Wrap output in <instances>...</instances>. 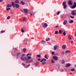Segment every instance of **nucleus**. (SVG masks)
<instances>
[{
	"mask_svg": "<svg viewBox=\"0 0 76 76\" xmlns=\"http://www.w3.org/2000/svg\"><path fill=\"white\" fill-rule=\"evenodd\" d=\"M25 56V54H23L22 55V56Z\"/></svg>",
	"mask_w": 76,
	"mask_h": 76,
	"instance_id": "nucleus-50",
	"label": "nucleus"
},
{
	"mask_svg": "<svg viewBox=\"0 0 76 76\" xmlns=\"http://www.w3.org/2000/svg\"><path fill=\"white\" fill-rule=\"evenodd\" d=\"M21 31L22 33H23V32H24V31L23 30V29H21Z\"/></svg>",
	"mask_w": 76,
	"mask_h": 76,
	"instance_id": "nucleus-37",
	"label": "nucleus"
},
{
	"mask_svg": "<svg viewBox=\"0 0 76 76\" xmlns=\"http://www.w3.org/2000/svg\"><path fill=\"white\" fill-rule=\"evenodd\" d=\"M62 32H63V31H62L61 30H59V33L60 34H61V33H62Z\"/></svg>",
	"mask_w": 76,
	"mask_h": 76,
	"instance_id": "nucleus-24",
	"label": "nucleus"
},
{
	"mask_svg": "<svg viewBox=\"0 0 76 76\" xmlns=\"http://www.w3.org/2000/svg\"><path fill=\"white\" fill-rule=\"evenodd\" d=\"M20 53L18 52V53H17V56L18 57H20Z\"/></svg>",
	"mask_w": 76,
	"mask_h": 76,
	"instance_id": "nucleus-13",
	"label": "nucleus"
},
{
	"mask_svg": "<svg viewBox=\"0 0 76 76\" xmlns=\"http://www.w3.org/2000/svg\"><path fill=\"white\" fill-rule=\"evenodd\" d=\"M37 57H41V55H37Z\"/></svg>",
	"mask_w": 76,
	"mask_h": 76,
	"instance_id": "nucleus-36",
	"label": "nucleus"
},
{
	"mask_svg": "<svg viewBox=\"0 0 76 76\" xmlns=\"http://www.w3.org/2000/svg\"><path fill=\"white\" fill-rule=\"evenodd\" d=\"M15 49H16V48H15Z\"/></svg>",
	"mask_w": 76,
	"mask_h": 76,
	"instance_id": "nucleus-57",
	"label": "nucleus"
},
{
	"mask_svg": "<svg viewBox=\"0 0 76 76\" xmlns=\"http://www.w3.org/2000/svg\"><path fill=\"white\" fill-rule=\"evenodd\" d=\"M59 27V26L58 25H57L55 27V28H58Z\"/></svg>",
	"mask_w": 76,
	"mask_h": 76,
	"instance_id": "nucleus-46",
	"label": "nucleus"
},
{
	"mask_svg": "<svg viewBox=\"0 0 76 76\" xmlns=\"http://www.w3.org/2000/svg\"><path fill=\"white\" fill-rule=\"evenodd\" d=\"M52 55H54L55 52H53L51 53Z\"/></svg>",
	"mask_w": 76,
	"mask_h": 76,
	"instance_id": "nucleus-41",
	"label": "nucleus"
},
{
	"mask_svg": "<svg viewBox=\"0 0 76 76\" xmlns=\"http://www.w3.org/2000/svg\"><path fill=\"white\" fill-rule=\"evenodd\" d=\"M29 66H30V64L28 65V66H26V68H27V67H29Z\"/></svg>",
	"mask_w": 76,
	"mask_h": 76,
	"instance_id": "nucleus-48",
	"label": "nucleus"
},
{
	"mask_svg": "<svg viewBox=\"0 0 76 76\" xmlns=\"http://www.w3.org/2000/svg\"><path fill=\"white\" fill-rule=\"evenodd\" d=\"M12 13H13V12H12Z\"/></svg>",
	"mask_w": 76,
	"mask_h": 76,
	"instance_id": "nucleus-58",
	"label": "nucleus"
},
{
	"mask_svg": "<svg viewBox=\"0 0 76 76\" xmlns=\"http://www.w3.org/2000/svg\"><path fill=\"white\" fill-rule=\"evenodd\" d=\"M64 9H66V7H67V5H64Z\"/></svg>",
	"mask_w": 76,
	"mask_h": 76,
	"instance_id": "nucleus-26",
	"label": "nucleus"
},
{
	"mask_svg": "<svg viewBox=\"0 0 76 76\" xmlns=\"http://www.w3.org/2000/svg\"><path fill=\"white\" fill-rule=\"evenodd\" d=\"M21 3L22 4V5H24V4H25V3H24V2L22 1H21Z\"/></svg>",
	"mask_w": 76,
	"mask_h": 76,
	"instance_id": "nucleus-25",
	"label": "nucleus"
},
{
	"mask_svg": "<svg viewBox=\"0 0 76 76\" xmlns=\"http://www.w3.org/2000/svg\"><path fill=\"white\" fill-rule=\"evenodd\" d=\"M23 66H24V67H25L26 68V65H25V64L23 63Z\"/></svg>",
	"mask_w": 76,
	"mask_h": 76,
	"instance_id": "nucleus-33",
	"label": "nucleus"
},
{
	"mask_svg": "<svg viewBox=\"0 0 76 76\" xmlns=\"http://www.w3.org/2000/svg\"><path fill=\"white\" fill-rule=\"evenodd\" d=\"M76 2H75L74 3V5L73 6L71 7L72 9H75V8H76Z\"/></svg>",
	"mask_w": 76,
	"mask_h": 76,
	"instance_id": "nucleus-6",
	"label": "nucleus"
},
{
	"mask_svg": "<svg viewBox=\"0 0 76 76\" xmlns=\"http://www.w3.org/2000/svg\"><path fill=\"white\" fill-rule=\"evenodd\" d=\"M35 66L37 67L38 66V63L36 62V63L35 64Z\"/></svg>",
	"mask_w": 76,
	"mask_h": 76,
	"instance_id": "nucleus-34",
	"label": "nucleus"
},
{
	"mask_svg": "<svg viewBox=\"0 0 76 76\" xmlns=\"http://www.w3.org/2000/svg\"><path fill=\"white\" fill-rule=\"evenodd\" d=\"M71 15H73V16L75 15H76V10H73L71 12Z\"/></svg>",
	"mask_w": 76,
	"mask_h": 76,
	"instance_id": "nucleus-5",
	"label": "nucleus"
},
{
	"mask_svg": "<svg viewBox=\"0 0 76 76\" xmlns=\"http://www.w3.org/2000/svg\"><path fill=\"white\" fill-rule=\"evenodd\" d=\"M46 41H48V40H50V38H48V39H46Z\"/></svg>",
	"mask_w": 76,
	"mask_h": 76,
	"instance_id": "nucleus-43",
	"label": "nucleus"
},
{
	"mask_svg": "<svg viewBox=\"0 0 76 76\" xmlns=\"http://www.w3.org/2000/svg\"><path fill=\"white\" fill-rule=\"evenodd\" d=\"M62 64H64V63H65V62L64 61V60H62Z\"/></svg>",
	"mask_w": 76,
	"mask_h": 76,
	"instance_id": "nucleus-29",
	"label": "nucleus"
},
{
	"mask_svg": "<svg viewBox=\"0 0 76 76\" xmlns=\"http://www.w3.org/2000/svg\"><path fill=\"white\" fill-rule=\"evenodd\" d=\"M56 13H57V12H56Z\"/></svg>",
	"mask_w": 76,
	"mask_h": 76,
	"instance_id": "nucleus-59",
	"label": "nucleus"
},
{
	"mask_svg": "<svg viewBox=\"0 0 76 76\" xmlns=\"http://www.w3.org/2000/svg\"><path fill=\"white\" fill-rule=\"evenodd\" d=\"M2 1H3V0H0V3H1Z\"/></svg>",
	"mask_w": 76,
	"mask_h": 76,
	"instance_id": "nucleus-51",
	"label": "nucleus"
},
{
	"mask_svg": "<svg viewBox=\"0 0 76 76\" xmlns=\"http://www.w3.org/2000/svg\"><path fill=\"white\" fill-rule=\"evenodd\" d=\"M75 35L76 36V34H75Z\"/></svg>",
	"mask_w": 76,
	"mask_h": 76,
	"instance_id": "nucleus-56",
	"label": "nucleus"
},
{
	"mask_svg": "<svg viewBox=\"0 0 76 76\" xmlns=\"http://www.w3.org/2000/svg\"><path fill=\"white\" fill-rule=\"evenodd\" d=\"M23 11L25 13H28V9H23Z\"/></svg>",
	"mask_w": 76,
	"mask_h": 76,
	"instance_id": "nucleus-10",
	"label": "nucleus"
},
{
	"mask_svg": "<svg viewBox=\"0 0 76 76\" xmlns=\"http://www.w3.org/2000/svg\"><path fill=\"white\" fill-rule=\"evenodd\" d=\"M48 55H45V58H46V59H48V57H47Z\"/></svg>",
	"mask_w": 76,
	"mask_h": 76,
	"instance_id": "nucleus-23",
	"label": "nucleus"
},
{
	"mask_svg": "<svg viewBox=\"0 0 76 76\" xmlns=\"http://www.w3.org/2000/svg\"><path fill=\"white\" fill-rule=\"evenodd\" d=\"M70 66V64H67L65 65V67H69Z\"/></svg>",
	"mask_w": 76,
	"mask_h": 76,
	"instance_id": "nucleus-9",
	"label": "nucleus"
},
{
	"mask_svg": "<svg viewBox=\"0 0 76 76\" xmlns=\"http://www.w3.org/2000/svg\"><path fill=\"white\" fill-rule=\"evenodd\" d=\"M63 34L64 36H65V35H66V33L65 32V31H64Z\"/></svg>",
	"mask_w": 76,
	"mask_h": 76,
	"instance_id": "nucleus-39",
	"label": "nucleus"
},
{
	"mask_svg": "<svg viewBox=\"0 0 76 76\" xmlns=\"http://www.w3.org/2000/svg\"><path fill=\"white\" fill-rule=\"evenodd\" d=\"M29 55H30V56H31V53H30L29 54Z\"/></svg>",
	"mask_w": 76,
	"mask_h": 76,
	"instance_id": "nucleus-53",
	"label": "nucleus"
},
{
	"mask_svg": "<svg viewBox=\"0 0 76 76\" xmlns=\"http://www.w3.org/2000/svg\"><path fill=\"white\" fill-rule=\"evenodd\" d=\"M20 59L21 60H22L23 61H26V63H32L33 62V59L32 58H31L29 61L28 59L26 57H22Z\"/></svg>",
	"mask_w": 76,
	"mask_h": 76,
	"instance_id": "nucleus-2",
	"label": "nucleus"
},
{
	"mask_svg": "<svg viewBox=\"0 0 76 76\" xmlns=\"http://www.w3.org/2000/svg\"><path fill=\"white\" fill-rule=\"evenodd\" d=\"M7 7H12V5L11 4H8L7 5Z\"/></svg>",
	"mask_w": 76,
	"mask_h": 76,
	"instance_id": "nucleus-18",
	"label": "nucleus"
},
{
	"mask_svg": "<svg viewBox=\"0 0 76 76\" xmlns=\"http://www.w3.org/2000/svg\"><path fill=\"white\" fill-rule=\"evenodd\" d=\"M15 2H12L11 4L12 6L15 7L16 8H19V5L18 4H19V1L18 0H15Z\"/></svg>",
	"mask_w": 76,
	"mask_h": 76,
	"instance_id": "nucleus-1",
	"label": "nucleus"
},
{
	"mask_svg": "<svg viewBox=\"0 0 76 76\" xmlns=\"http://www.w3.org/2000/svg\"><path fill=\"white\" fill-rule=\"evenodd\" d=\"M69 24L73 23V20H71L69 22Z\"/></svg>",
	"mask_w": 76,
	"mask_h": 76,
	"instance_id": "nucleus-16",
	"label": "nucleus"
},
{
	"mask_svg": "<svg viewBox=\"0 0 76 76\" xmlns=\"http://www.w3.org/2000/svg\"><path fill=\"white\" fill-rule=\"evenodd\" d=\"M62 71H63V69H62Z\"/></svg>",
	"mask_w": 76,
	"mask_h": 76,
	"instance_id": "nucleus-55",
	"label": "nucleus"
},
{
	"mask_svg": "<svg viewBox=\"0 0 76 76\" xmlns=\"http://www.w3.org/2000/svg\"><path fill=\"white\" fill-rule=\"evenodd\" d=\"M28 55H29V53H28L27 54V56H28Z\"/></svg>",
	"mask_w": 76,
	"mask_h": 76,
	"instance_id": "nucleus-52",
	"label": "nucleus"
},
{
	"mask_svg": "<svg viewBox=\"0 0 76 76\" xmlns=\"http://www.w3.org/2000/svg\"><path fill=\"white\" fill-rule=\"evenodd\" d=\"M51 61L52 63H55V61L53 59H51Z\"/></svg>",
	"mask_w": 76,
	"mask_h": 76,
	"instance_id": "nucleus-19",
	"label": "nucleus"
},
{
	"mask_svg": "<svg viewBox=\"0 0 76 76\" xmlns=\"http://www.w3.org/2000/svg\"><path fill=\"white\" fill-rule=\"evenodd\" d=\"M53 58L55 59V60H57V59H58V57L57 56H53Z\"/></svg>",
	"mask_w": 76,
	"mask_h": 76,
	"instance_id": "nucleus-11",
	"label": "nucleus"
},
{
	"mask_svg": "<svg viewBox=\"0 0 76 76\" xmlns=\"http://www.w3.org/2000/svg\"><path fill=\"white\" fill-rule=\"evenodd\" d=\"M70 70H71V71H75V69H70Z\"/></svg>",
	"mask_w": 76,
	"mask_h": 76,
	"instance_id": "nucleus-45",
	"label": "nucleus"
},
{
	"mask_svg": "<svg viewBox=\"0 0 76 76\" xmlns=\"http://www.w3.org/2000/svg\"><path fill=\"white\" fill-rule=\"evenodd\" d=\"M45 63H46V62H43L42 63V64H43V65H44V64H45Z\"/></svg>",
	"mask_w": 76,
	"mask_h": 76,
	"instance_id": "nucleus-38",
	"label": "nucleus"
},
{
	"mask_svg": "<svg viewBox=\"0 0 76 76\" xmlns=\"http://www.w3.org/2000/svg\"><path fill=\"white\" fill-rule=\"evenodd\" d=\"M7 20H9V19H10V16H8V17H7Z\"/></svg>",
	"mask_w": 76,
	"mask_h": 76,
	"instance_id": "nucleus-40",
	"label": "nucleus"
},
{
	"mask_svg": "<svg viewBox=\"0 0 76 76\" xmlns=\"http://www.w3.org/2000/svg\"><path fill=\"white\" fill-rule=\"evenodd\" d=\"M60 11H58L56 13V15H59V14H60Z\"/></svg>",
	"mask_w": 76,
	"mask_h": 76,
	"instance_id": "nucleus-30",
	"label": "nucleus"
},
{
	"mask_svg": "<svg viewBox=\"0 0 76 76\" xmlns=\"http://www.w3.org/2000/svg\"><path fill=\"white\" fill-rule=\"evenodd\" d=\"M57 47H58L57 45H55L53 47V49H54V50H57Z\"/></svg>",
	"mask_w": 76,
	"mask_h": 76,
	"instance_id": "nucleus-8",
	"label": "nucleus"
},
{
	"mask_svg": "<svg viewBox=\"0 0 76 76\" xmlns=\"http://www.w3.org/2000/svg\"><path fill=\"white\" fill-rule=\"evenodd\" d=\"M26 44V43H24L23 44Z\"/></svg>",
	"mask_w": 76,
	"mask_h": 76,
	"instance_id": "nucleus-54",
	"label": "nucleus"
},
{
	"mask_svg": "<svg viewBox=\"0 0 76 76\" xmlns=\"http://www.w3.org/2000/svg\"><path fill=\"white\" fill-rule=\"evenodd\" d=\"M70 53V50H67L65 52V54L66 53Z\"/></svg>",
	"mask_w": 76,
	"mask_h": 76,
	"instance_id": "nucleus-14",
	"label": "nucleus"
},
{
	"mask_svg": "<svg viewBox=\"0 0 76 76\" xmlns=\"http://www.w3.org/2000/svg\"><path fill=\"white\" fill-rule=\"evenodd\" d=\"M4 32H5V31H4V30H3V31H1V34H2V33H3Z\"/></svg>",
	"mask_w": 76,
	"mask_h": 76,
	"instance_id": "nucleus-31",
	"label": "nucleus"
},
{
	"mask_svg": "<svg viewBox=\"0 0 76 76\" xmlns=\"http://www.w3.org/2000/svg\"><path fill=\"white\" fill-rule=\"evenodd\" d=\"M68 39H69V42H70L71 44H72L73 42V41L72 40V37L71 35H69L68 37Z\"/></svg>",
	"mask_w": 76,
	"mask_h": 76,
	"instance_id": "nucleus-3",
	"label": "nucleus"
},
{
	"mask_svg": "<svg viewBox=\"0 0 76 76\" xmlns=\"http://www.w3.org/2000/svg\"><path fill=\"white\" fill-rule=\"evenodd\" d=\"M7 10H10V8H8L6 9Z\"/></svg>",
	"mask_w": 76,
	"mask_h": 76,
	"instance_id": "nucleus-42",
	"label": "nucleus"
},
{
	"mask_svg": "<svg viewBox=\"0 0 76 76\" xmlns=\"http://www.w3.org/2000/svg\"><path fill=\"white\" fill-rule=\"evenodd\" d=\"M70 18H72V19L74 18V16H70Z\"/></svg>",
	"mask_w": 76,
	"mask_h": 76,
	"instance_id": "nucleus-44",
	"label": "nucleus"
},
{
	"mask_svg": "<svg viewBox=\"0 0 76 76\" xmlns=\"http://www.w3.org/2000/svg\"><path fill=\"white\" fill-rule=\"evenodd\" d=\"M68 4L69 6H71L73 4V3L70 0H69L68 2Z\"/></svg>",
	"mask_w": 76,
	"mask_h": 76,
	"instance_id": "nucleus-7",
	"label": "nucleus"
},
{
	"mask_svg": "<svg viewBox=\"0 0 76 76\" xmlns=\"http://www.w3.org/2000/svg\"><path fill=\"white\" fill-rule=\"evenodd\" d=\"M61 54H64V51H62L61 53Z\"/></svg>",
	"mask_w": 76,
	"mask_h": 76,
	"instance_id": "nucleus-28",
	"label": "nucleus"
},
{
	"mask_svg": "<svg viewBox=\"0 0 76 76\" xmlns=\"http://www.w3.org/2000/svg\"><path fill=\"white\" fill-rule=\"evenodd\" d=\"M38 61H40L41 60V59L40 58H39L38 59Z\"/></svg>",
	"mask_w": 76,
	"mask_h": 76,
	"instance_id": "nucleus-49",
	"label": "nucleus"
},
{
	"mask_svg": "<svg viewBox=\"0 0 76 76\" xmlns=\"http://www.w3.org/2000/svg\"><path fill=\"white\" fill-rule=\"evenodd\" d=\"M27 58L28 60V59H31V56H28Z\"/></svg>",
	"mask_w": 76,
	"mask_h": 76,
	"instance_id": "nucleus-27",
	"label": "nucleus"
},
{
	"mask_svg": "<svg viewBox=\"0 0 76 76\" xmlns=\"http://www.w3.org/2000/svg\"><path fill=\"white\" fill-rule=\"evenodd\" d=\"M25 19H26V17H24L23 18V21H25Z\"/></svg>",
	"mask_w": 76,
	"mask_h": 76,
	"instance_id": "nucleus-35",
	"label": "nucleus"
},
{
	"mask_svg": "<svg viewBox=\"0 0 76 76\" xmlns=\"http://www.w3.org/2000/svg\"><path fill=\"white\" fill-rule=\"evenodd\" d=\"M55 34H58V31H56L55 32Z\"/></svg>",
	"mask_w": 76,
	"mask_h": 76,
	"instance_id": "nucleus-32",
	"label": "nucleus"
},
{
	"mask_svg": "<svg viewBox=\"0 0 76 76\" xmlns=\"http://www.w3.org/2000/svg\"><path fill=\"white\" fill-rule=\"evenodd\" d=\"M62 48L63 49H65V48H66V45H63L62 46Z\"/></svg>",
	"mask_w": 76,
	"mask_h": 76,
	"instance_id": "nucleus-17",
	"label": "nucleus"
},
{
	"mask_svg": "<svg viewBox=\"0 0 76 76\" xmlns=\"http://www.w3.org/2000/svg\"><path fill=\"white\" fill-rule=\"evenodd\" d=\"M23 51L24 53H25L26 51V49L25 48H24L23 50Z\"/></svg>",
	"mask_w": 76,
	"mask_h": 76,
	"instance_id": "nucleus-22",
	"label": "nucleus"
},
{
	"mask_svg": "<svg viewBox=\"0 0 76 76\" xmlns=\"http://www.w3.org/2000/svg\"><path fill=\"white\" fill-rule=\"evenodd\" d=\"M47 26H48V25H47V23H42V26L43 28H46V27H47Z\"/></svg>",
	"mask_w": 76,
	"mask_h": 76,
	"instance_id": "nucleus-4",
	"label": "nucleus"
},
{
	"mask_svg": "<svg viewBox=\"0 0 76 76\" xmlns=\"http://www.w3.org/2000/svg\"><path fill=\"white\" fill-rule=\"evenodd\" d=\"M30 16H32V15H34V13H33V12H31L29 13Z\"/></svg>",
	"mask_w": 76,
	"mask_h": 76,
	"instance_id": "nucleus-20",
	"label": "nucleus"
},
{
	"mask_svg": "<svg viewBox=\"0 0 76 76\" xmlns=\"http://www.w3.org/2000/svg\"><path fill=\"white\" fill-rule=\"evenodd\" d=\"M66 4V1H64L63 2L62 5H63V6H65Z\"/></svg>",
	"mask_w": 76,
	"mask_h": 76,
	"instance_id": "nucleus-21",
	"label": "nucleus"
},
{
	"mask_svg": "<svg viewBox=\"0 0 76 76\" xmlns=\"http://www.w3.org/2000/svg\"><path fill=\"white\" fill-rule=\"evenodd\" d=\"M42 42H45V41H44V40H42L41 42V43L42 44Z\"/></svg>",
	"mask_w": 76,
	"mask_h": 76,
	"instance_id": "nucleus-47",
	"label": "nucleus"
},
{
	"mask_svg": "<svg viewBox=\"0 0 76 76\" xmlns=\"http://www.w3.org/2000/svg\"><path fill=\"white\" fill-rule=\"evenodd\" d=\"M67 20H65L64 21L63 23L64 25H66V23H67Z\"/></svg>",
	"mask_w": 76,
	"mask_h": 76,
	"instance_id": "nucleus-12",
	"label": "nucleus"
},
{
	"mask_svg": "<svg viewBox=\"0 0 76 76\" xmlns=\"http://www.w3.org/2000/svg\"><path fill=\"white\" fill-rule=\"evenodd\" d=\"M46 61V59L45 58H43L41 59L40 61V62H42V61Z\"/></svg>",
	"mask_w": 76,
	"mask_h": 76,
	"instance_id": "nucleus-15",
	"label": "nucleus"
}]
</instances>
